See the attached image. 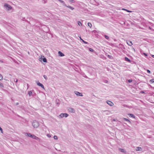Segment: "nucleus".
<instances>
[{"label": "nucleus", "mask_w": 154, "mask_h": 154, "mask_svg": "<svg viewBox=\"0 0 154 154\" xmlns=\"http://www.w3.org/2000/svg\"><path fill=\"white\" fill-rule=\"evenodd\" d=\"M0 62L3 63V60H0Z\"/></svg>", "instance_id": "43"}, {"label": "nucleus", "mask_w": 154, "mask_h": 154, "mask_svg": "<svg viewBox=\"0 0 154 154\" xmlns=\"http://www.w3.org/2000/svg\"><path fill=\"white\" fill-rule=\"evenodd\" d=\"M69 2H70L72 3H75V1L74 0H69Z\"/></svg>", "instance_id": "32"}, {"label": "nucleus", "mask_w": 154, "mask_h": 154, "mask_svg": "<svg viewBox=\"0 0 154 154\" xmlns=\"http://www.w3.org/2000/svg\"><path fill=\"white\" fill-rule=\"evenodd\" d=\"M64 116L65 117H67L69 116V115L67 113H64Z\"/></svg>", "instance_id": "26"}, {"label": "nucleus", "mask_w": 154, "mask_h": 154, "mask_svg": "<svg viewBox=\"0 0 154 154\" xmlns=\"http://www.w3.org/2000/svg\"><path fill=\"white\" fill-rule=\"evenodd\" d=\"M94 33H95V31H94Z\"/></svg>", "instance_id": "52"}, {"label": "nucleus", "mask_w": 154, "mask_h": 154, "mask_svg": "<svg viewBox=\"0 0 154 154\" xmlns=\"http://www.w3.org/2000/svg\"><path fill=\"white\" fill-rule=\"evenodd\" d=\"M148 86H150L151 88H153L154 89V87H152L149 84Z\"/></svg>", "instance_id": "41"}, {"label": "nucleus", "mask_w": 154, "mask_h": 154, "mask_svg": "<svg viewBox=\"0 0 154 154\" xmlns=\"http://www.w3.org/2000/svg\"><path fill=\"white\" fill-rule=\"evenodd\" d=\"M88 26L90 28H91L92 26V24L90 23H88Z\"/></svg>", "instance_id": "23"}, {"label": "nucleus", "mask_w": 154, "mask_h": 154, "mask_svg": "<svg viewBox=\"0 0 154 154\" xmlns=\"http://www.w3.org/2000/svg\"><path fill=\"white\" fill-rule=\"evenodd\" d=\"M106 103L110 106H112L114 104L112 102L109 100H107L106 101Z\"/></svg>", "instance_id": "7"}, {"label": "nucleus", "mask_w": 154, "mask_h": 154, "mask_svg": "<svg viewBox=\"0 0 154 154\" xmlns=\"http://www.w3.org/2000/svg\"><path fill=\"white\" fill-rule=\"evenodd\" d=\"M36 83H37V85L38 86L41 87L43 89H45L43 85L42 84L40 83V82H39L38 81H37L36 82Z\"/></svg>", "instance_id": "5"}, {"label": "nucleus", "mask_w": 154, "mask_h": 154, "mask_svg": "<svg viewBox=\"0 0 154 154\" xmlns=\"http://www.w3.org/2000/svg\"><path fill=\"white\" fill-rule=\"evenodd\" d=\"M94 33H95V31H94Z\"/></svg>", "instance_id": "53"}, {"label": "nucleus", "mask_w": 154, "mask_h": 154, "mask_svg": "<svg viewBox=\"0 0 154 154\" xmlns=\"http://www.w3.org/2000/svg\"><path fill=\"white\" fill-rule=\"evenodd\" d=\"M122 10H124V11H126L127 12H130V13H131V12H132V11H130V10H127V9H126L125 8H122Z\"/></svg>", "instance_id": "17"}, {"label": "nucleus", "mask_w": 154, "mask_h": 154, "mask_svg": "<svg viewBox=\"0 0 154 154\" xmlns=\"http://www.w3.org/2000/svg\"><path fill=\"white\" fill-rule=\"evenodd\" d=\"M22 20L23 21H25L26 20V19H25V18H23L22 19Z\"/></svg>", "instance_id": "42"}, {"label": "nucleus", "mask_w": 154, "mask_h": 154, "mask_svg": "<svg viewBox=\"0 0 154 154\" xmlns=\"http://www.w3.org/2000/svg\"><path fill=\"white\" fill-rule=\"evenodd\" d=\"M113 120L114 121H116V120L115 119H113Z\"/></svg>", "instance_id": "50"}, {"label": "nucleus", "mask_w": 154, "mask_h": 154, "mask_svg": "<svg viewBox=\"0 0 154 154\" xmlns=\"http://www.w3.org/2000/svg\"><path fill=\"white\" fill-rule=\"evenodd\" d=\"M80 38V39L85 44H88V42L85 41L84 40H83V39H82L81 37V36H80V37H79Z\"/></svg>", "instance_id": "16"}, {"label": "nucleus", "mask_w": 154, "mask_h": 154, "mask_svg": "<svg viewBox=\"0 0 154 154\" xmlns=\"http://www.w3.org/2000/svg\"><path fill=\"white\" fill-rule=\"evenodd\" d=\"M122 119L128 122L130 124H131V122L129 119H127L125 118H123Z\"/></svg>", "instance_id": "15"}, {"label": "nucleus", "mask_w": 154, "mask_h": 154, "mask_svg": "<svg viewBox=\"0 0 154 154\" xmlns=\"http://www.w3.org/2000/svg\"><path fill=\"white\" fill-rule=\"evenodd\" d=\"M47 136L49 137H51V135L49 134H47Z\"/></svg>", "instance_id": "40"}, {"label": "nucleus", "mask_w": 154, "mask_h": 154, "mask_svg": "<svg viewBox=\"0 0 154 154\" xmlns=\"http://www.w3.org/2000/svg\"><path fill=\"white\" fill-rule=\"evenodd\" d=\"M143 55H144L145 57H147L148 56V55L146 53H143Z\"/></svg>", "instance_id": "37"}, {"label": "nucleus", "mask_w": 154, "mask_h": 154, "mask_svg": "<svg viewBox=\"0 0 154 154\" xmlns=\"http://www.w3.org/2000/svg\"><path fill=\"white\" fill-rule=\"evenodd\" d=\"M4 7L5 9L8 11H9L12 9V7L10 5L7 3L5 4Z\"/></svg>", "instance_id": "3"}, {"label": "nucleus", "mask_w": 154, "mask_h": 154, "mask_svg": "<svg viewBox=\"0 0 154 154\" xmlns=\"http://www.w3.org/2000/svg\"><path fill=\"white\" fill-rule=\"evenodd\" d=\"M18 104H19V103H16V105H18Z\"/></svg>", "instance_id": "47"}, {"label": "nucleus", "mask_w": 154, "mask_h": 154, "mask_svg": "<svg viewBox=\"0 0 154 154\" xmlns=\"http://www.w3.org/2000/svg\"><path fill=\"white\" fill-rule=\"evenodd\" d=\"M68 110L70 112H72V113L75 112V111L74 109L72 108L69 107L68 109Z\"/></svg>", "instance_id": "9"}, {"label": "nucleus", "mask_w": 154, "mask_h": 154, "mask_svg": "<svg viewBox=\"0 0 154 154\" xmlns=\"http://www.w3.org/2000/svg\"><path fill=\"white\" fill-rule=\"evenodd\" d=\"M21 108H22V109H23L24 107L23 106H22L21 107Z\"/></svg>", "instance_id": "49"}, {"label": "nucleus", "mask_w": 154, "mask_h": 154, "mask_svg": "<svg viewBox=\"0 0 154 154\" xmlns=\"http://www.w3.org/2000/svg\"><path fill=\"white\" fill-rule=\"evenodd\" d=\"M149 82L151 83H154V79H152L150 80Z\"/></svg>", "instance_id": "24"}, {"label": "nucleus", "mask_w": 154, "mask_h": 154, "mask_svg": "<svg viewBox=\"0 0 154 154\" xmlns=\"http://www.w3.org/2000/svg\"><path fill=\"white\" fill-rule=\"evenodd\" d=\"M75 94L77 96H82L83 95L82 93H80L79 92L75 91Z\"/></svg>", "instance_id": "6"}, {"label": "nucleus", "mask_w": 154, "mask_h": 154, "mask_svg": "<svg viewBox=\"0 0 154 154\" xmlns=\"http://www.w3.org/2000/svg\"><path fill=\"white\" fill-rule=\"evenodd\" d=\"M14 81L16 82H18V79H16V81H15L14 80Z\"/></svg>", "instance_id": "46"}, {"label": "nucleus", "mask_w": 154, "mask_h": 154, "mask_svg": "<svg viewBox=\"0 0 154 154\" xmlns=\"http://www.w3.org/2000/svg\"><path fill=\"white\" fill-rule=\"evenodd\" d=\"M66 7L68 8H69V9H71L72 10H73L74 9V8L72 7H71L70 6H67H67H66Z\"/></svg>", "instance_id": "20"}, {"label": "nucleus", "mask_w": 154, "mask_h": 154, "mask_svg": "<svg viewBox=\"0 0 154 154\" xmlns=\"http://www.w3.org/2000/svg\"><path fill=\"white\" fill-rule=\"evenodd\" d=\"M27 135L29 137H31L34 139L36 140H38L39 139V138L38 137L36 136L35 135L33 134H32L30 133H27Z\"/></svg>", "instance_id": "2"}, {"label": "nucleus", "mask_w": 154, "mask_h": 154, "mask_svg": "<svg viewBox=\"0 0 154 154\" xmlns=\"http://www.w3.org/2000/svg\"><path fill=\"white\" fill-rule=\"evenodd\" d=\"M125 60L130 63H131V61L127 57H125Z\"/></svg>", "instance_id": "11"}, {"label": "nucleus", "mask_w": 154, "mask_h": 154, "mask_svg": "<svg viewBox=\"0 0 154 154\" xmlns=\"http://www.w3.org/2000/svg\"><path fill=\"white\" fill-rule=\"evenodd\" d=\"M104 37L105 38L107 39H109V37L107 35H104Z\"/></svg>", "instance_id": "30"}, {"label": "nucleus", "mask_w": 154, "mask_h": 154, "mask_svg": "<svg viewBox=\"0 0 154 154\" xmlns=\"http://www.w3.org/2000/svg\"><path fill=\"white\" fill-rule=\"evenodd\" d=\"M128 115L130 117L135 118V117L134 114L131 113H129Z\"/></svg>", "instance_id": "13"}, {"label": "nucleus", "mask_w": 154, "mask_h": 154, "mask_svg": "<svg viewBox=\"0 0 154 154\" xmlns=\"http://www.w3.org/2000/svg\"><path fill=\"white\" fill-rule=\"evenodd\" d=\"M78 24L79 26L82 25V23L80 21H78Z\"/></svg>", "instance_id": "27"}, {"label": "nucleus", "mask_w": 154, "mask_h": 154, "mask_svg": "<svg viewBox=\"0 0 154 154\" xmlns=\"http://www.w3.org/2000/svg\"><path fill=\"white\" fill-rule=\"evenodd\" d=\"M147 72L149 73H151V72L149 70V69H147Z\"/></svg>", "instance_id": "38"}, {"label": "nucleus", "mask_w": 154, "mask_h": 154, "mask_svg": "<svg viewBox=\"0 0 154 154\" xmlns=\"http://www.w3.org/2000/svg\"><path fill=\"white\" fill-rule=\"evenodd\" d=\"M61 3H63V5L65 6H67V5L65 3V2L62 0H58Z\"/></svg>", "instance_id": "14"}, {"label": "nucleus", "mask_w": 154, "mask_h": 154, "mask_svg": "<svg viewBox=\"0 0 154 154\" xmlns=\"http://www.w3.org/2000/svg\"><path fill=\"white\" fill-rule=\"evenodd\" d=\"M0 87H2L3 88H4V86L3 85V84L2 83L0 82Z\"/></svg>", "instance_id": "29"}, {"label": "nucleus", "mask_w": 154, "mask_h": 154, "mask_svg": "<svg viewBox=\"0 0 154 154\" xmlns=\"http://www.w3.org/2000/svg\"><path fill=\"white\" fill-rule=\"evenodd\" d=\"M39 60L42 62H43L44 63H47V60L46 58L44 56H41L39 59Z\"/></svg>", "instance_id": "4"}, {"label": "nucleus", "mask_w": 154, "mask_h": 154, "mask_svg": "<svg viewBox=\"0 0 154 154\" xmlns=\"http://www.w3.org/2000/svg\"><path fill=\"white\" fill-rule=\"evenodd\" d=\"M119 150L121 152L124 153L125 154L126 153V151L124 149L119 148Z\"/></svg>", "instance_id": "8"}, {"label": "nucleus", "mask_w": 154, "mask_h": 154, "mask_svg": "<svg viewBox=\"0 0 154 154\" xmlns=\"http://www.w3.org/2000/svg\"><path fill=\"white\" fill-rule=\"evenodd\" d=\"M58 54L60 56L63 57L64 56V54L60 51H58Z\"/></svg>", "instance_id": "10"}, {"label": "nucleus", "mask_w": 154, "mask_h": 154, "mask_svg": "<svg viewBox=\"0 0 154 154\" xmlns=\"http://www.w3.org/2000/svg\"><path fill=\"white\" fill-rule=\"evenodd\" d=\"M28 94L29 96H31L32 94V91H28Z\"/></svg>", "instance_id": "18"}, {"label": "nucleus", "mask_w": 154, "mask_h": 154, "mask_svg": "<svg viewBox=\"0 0 154 154\" xmlns=\"http://www.w3.org/2000/svg\"><path fill=\"white\" fill-rule=\"evenodd\" d=\"M119 45H120V48L122 49H125V47H124V46L122 44H120Z\"/></svg>", "instance_id": "22"}, {"label": "nucleus", "mask_w": 154, "mask_h": 154, "mask_svg": "<svg viewBox=\"0 0 154 154\" xmlns=\"http://www.w3.org/2000/svg\"><path fill=\"white\" fill-rule=\"evenodd\" d=\"M3 79V76L1 74H0V80H1Z\"/></svg>", "instance_id": "36"}, {"label": "nucleus", "mask_w": 154, "mask_h": 154, "mask_svg": "<svg viewBox=\"0 0 154 154\" xmlns=\"http://www.w3.org/2000/svg\"><path fill=\"white\" fill-rule=\"evenodd\" d=\"M106 55L108 57V58L109 59H113V57L112 56L110 55H107L106 54Z\"/></svg>", "instance_id": "19"}, {"label": "nucleus", "mask_w": 154, "mask_h": 154, "mask_svg": "<svg viewBox=\"0 0 154 154\" xmlns=\"http://www.w3.org/2000/svg\"><path fill=\"white\" fill-rule=\"evenodd\" d=\"M54 139L55 140H57V136L56 135H54Z\"/></svg>", "instance_id": "34"}, {"label": "nucleus", "mask_w": 154, "mask_h": 154, "mask_svg": "<svg viewBox=\"0 0 154 154\" xmlns=\"http://www.w3.org/2000/svg\"><path fill=\"white\" fill-rule=\"evenodd\" d=\"M32 124L34 128H37L39 126V123L35 120H34L33 121Z\"/></svg>", "instance_id": "1"}, {"label": "nucleus", "mask_w": 154, "mask_h": 154, "mask_svg": "<svg viewBox=\"0 0 154 154\" xmlns=\"http://www.w3.org/2000/svg\"><path fill=\"white\" fill-rule=\"evenodd\" d=\"M43 77H44V79H45V80H47V79L48 78H47V76L46 75H43Z\"/></svg>", "instance_id": "33"}, {"label": "nucleus", "mask_w": 154, "mask_h": 154, "mask_svg": "<svg viewBox=\"0 0 154 154\" xmlns=\"http://www.w3.org/2000/svg\"><path fill=\"white\" fill-rule=\"evenodd\" d=\"M57 105L58 106H59V103H57Z\"/></svg>", "instance_id": "44"}, {"label": "nucleus", "mask_w": 154, "mask_h": 154, "mask_svg": "<svg viewBox=\"0 0 154 154\" xmlns=\"http://www.w3.org/2000/svg\"><path fill=\"white\" fill-rule=\"evenodd\" d=\"M0 131H1V132L2 133H3V129H2L1 128V127L0 126Z\"/></svg>", "instance_id": "35"}, {"label": "nucleus", "mask_w": 154, "mask_h": 154, "mask_svg": "<svg viewBox=\"0 0 154 154\" xmlns=\"http://www.w3.org/2000/svg\"><path fill=\"white\" fill-rule=\"evenodd\" d=\"M127 81H128L129 83H131L132 82V79H128L127 80Z\"/></svg>", "instance_id": "31"}, {"label": "nucleus", "mask_w": 154, "mask_h": 154, "mask_svg": "<svg viewBox=\"0 0 154 154\" xmlns=\"http://www.w3.org/2000/svg\"><path fill=\"white\" fill-rule=\"evenodd\" d=\"M151 56L152 57L154 58V55H151Z\"/></svg>", "instance_id": "45"}, {"label": "nucleus", "mask_w": 154, "mask_h": 154, "mask_svg": "<svg viewBox=\"0 0 154 154\" xmlns=\"http://www.w3.org/2000/svg\"><path fill=\"white\" fill-rule=\"evenodd\" d=\"M142 150V148L141 147H138L137 148V151H141Z\"/></svg>", "instance_id": "21"}, {"label": "nucleus", "mask_w": 154, "mask_h": 154, "mask_svg": "<svg viewBox=\"0 0 154 154\" xmlns=\"http://www.w3.org/2000/svg\"><path fill=\"white\" fill-rule=\"evenodd\" d=\"M89 50L91 52H93L94 51V50L93 49L90 48H89Z\"/></svg>", "instance_id": "28"}, {"label": "nucleus", "mask_w": 154, "mask_h": 154, "mask_svg": "<svg viewBox=\"0 0 154 154\" xmlns=\"http://www.w3.org/2000/svg\"><path fill=\"white\" fill-rule=\"evenodd\" d=\"M140 92V93H141L142 94H145V93L144 91H141Z\"/></svg>", "instance_id": "39"}, {"label": "nucleus", "mask_w": 154, "mask_h": 154, "mask_svg": "<svg viewBox=\"0 0 154 154\" xmlns=\"http://www.w3.org/2000/svg\"><path fill=\"white\" fill-rule=\"evenodd\" d=\"M124 23V24H125V22H124V23Z\"/></svg>", "instance_id": "51"}, {"label": "nucleus", "mask_w": 154, "mask_h": 154, "mask_svg": "<svg viewBox=\"0 0 154 154\" xmlns=\"http://www.w3.org/2000/svg\"><path fill=\"white\" fill-rule=\"evenodd\" d=\"M127 43L128 45L130 46H131L133 45L132 42L129 40L127 41Z\"/></svg>", "instance_id": "12"}, {"label": "nucleus", "mask_w": 154, "mask_h": 154, "mask_svg": "<svg viewBox=\"0 0 154 154\" xmlns=\"http://www.w3.org/2000/svg\"><path fill=\"white\" fill-rule=\"evenodd\" d=\"M60 116V117L61 118H63V117L64 116V113H61L60 116Z\"/></svg>", "instance_id": "25"}, {"label": "nucleus", "mask_w": 154, "mask_h": 154, "mask_svg": "<svg viewBox=\"0 0 154 154\" xmlns=\"http://www.w3.org/2000/svg\"><path fill=\"white\" fill-rule=\"evenodd\" d=\"M149 29H150V30H151L152 29V28H151L150 27H149Z\"/></svg>", "instance_id": "48"}]
</instances>
